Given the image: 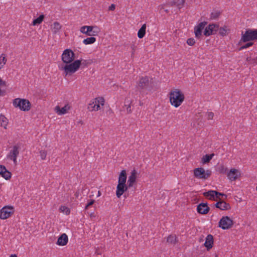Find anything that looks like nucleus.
Here are the masks:
<instances>
[{"label":"nucleus","instance_id":"46","mask_svg":"<svg viewBox=\"0 0 257 257\" xmlns=\"http://www.w3.org/2000/svg\"><path fill=\"white\" fill-rule=\"evenodd\" d=\"M215 194V196L216 197V198H218V199H220L219 198V196H224L225 197V199L227 197V196L223 193H219L218 192H217L216 191V193Z\"/></svg>","mask_w":257,"mask_h":257},{"label":"nucleus","instance_id":"7","mask_svg":"<svg viewBox=\"0 0 257 257\" xmlns=\"http://www.w3.org/2000/svg\"><path fill=\"white\" fill-rule=\"evenodd\" d=\"M104 99L102 97H98L94 99L88 106V109L90 111H97L100 109V105H104Z\"/></svg>","mask_w":257,"mask_h":257},{"label":"nucleus","instance_id":"30","mask_svg":"<svg viewBox=\"0 0 257 257\" xmlns=\"http://www.w3.org/2000/svg\"><path fill=\"white\" fill-rule=\"evenodd\" d=\"M96 41V38L93 37H88L83 41L85 45L92 44Z\"/></svg>","mask_w":257,"mask_h":257},{"label":"nucleus","instance_id":"17","mask_svg":"<svg viewBox=\"0 0 257 257\" xmlns=\"http://www.w3.org/2000/svg\"><path fill=\"white\" fill-rule=\"evenodd\" d=\"M70 108V106L69 105V104H66L61 108L59 106H56L55 108V110L58 115H62L67 113Z\"/></svg>","mask_w":257,"mask_h":257},{"label":"nucleus","instance_id":"19","mask_svg":"<svg viewBox=\"0 0 257 257\" xmlns=\"http://www.w3.org/2000/svg\"><path fill=\"white\" fill-rule=\"evenodd\" d=\"M216 208H219L222 210H227L230 208L229 204L226 203L223 201H220L215 204Z\"/></svg>","mask_w":257,"mask_h":257},{"label":"nucleus","instance_id":"34","mask_svg":"<svg viewBox=\"0 0 257 257\" xmlns=\"http://www.w3.org/2000/svg\"><path fill=\"white\" fill-rule=\"evenodd\" d=\"M246 61L250 64H257V57L252 58L248 57L246 58Z\"/></svg>","mask_w":257,"mask_h":257},{"label":"nucleus","instance_id":"21","mask_svg":"<svg viewBox=\"0 0 257 257\" xmlns=\"http://www.w3.org/2000/svg\"><path fill=\"white\" fill-rule=\"evenodd\" d=\"M238 176V171L235 169H231L227 173V177L231 181H235Z\"/></svg>","mask_w":257,"mask_h":257},{"label":"nucleus","instance_id":"11","mask_svg":"<svg viewBox=\"0 0 257 257\" xmlns=\"http://www.w3.org/2000/svg\"><path fill=\"white\" fill-rule=\"evenodd\" d=\"M14 210L12 207L5 206L1 210L0 218L6 219L13 214Z\"/></svg>","mask_w":257,"mask_h":257},{"label":"nucleus","instance_id":"26","mask_svg":"<svg viewBox=\"0 0 257 257\" xmlns=\"http://www.w3.org/2000/svg\"><path fill=\"white\" fill-rule=\"evenodd\" d=\"M146 25L144 24L138 33V36L139 38H143L146 34Z\"/></svg>","mask_w":257,"mask_h":257},{"label":"nucleus","instance_id":"32","mask_svg":"<svg viewBox=\"0 0 257 257\" xmlns=\"http://www.w3.org/2000/svg\"><path fill=\"white\" fill-rule=\"evenodd\" d=\"M220 12L218 11H215L211 13L210 15V19L212 20L217 19L220 16Z\"/></svg>","mask_w":257,"mask_h":257},{"label":"nucleus","instance_id":"14","mask_svg":"<svg viewBox=\"0 0 257 257\" xmlns=\"http://www.w3.org/2000/svg\"><path fill=\"white\" fill-rule=\"evenodd\" d=\"M137 172L136 170H133L131 172V175L128 177L127 185L129 188L133 187L134 184L136 182L137 179Z\"/></svg>","mask_w":257,"mask_h":257},{"label":"nucleus","instance_id":"20","mask_svg":"<svg viewBox=\"0 0 257 257\" xmlns=\"http://www.w3.org/2000/svg\"><path fill=\"white\" fill-rule=\"evenodd\" d=\"M213 243V237L211 234H208L206 237L204 246L207 248V250H209L212 247Z\"/></svg>","mask_w":257,"mask_h":257},{"label":"nucleus","instance_id":"33","mask_svg":"<svg viewBox=\"0 0 257 257\" xmlns=\"http://www.w3.org/2000/svg\"><path fill=\"white\" fill-rule=\"evenodd\" d=\"M60 210L66 215L69 214L70 212V209L65 206H61L60 208Z\"/></svg>","mask_w":257,"mask_h":257},{"label":"nucleus","instance_id":"42","mask_svg":"<svg viewBox=\"0 0 257 257\" xmlns=\"http://www.w3.org/2000/svg\"><path fill=\"white\" fill-rule=\"evenodd\" d=\"M187 43L189 46H193L195 43V41L193 38H189L187 40Z\"/></svg>","mask_w":257,"mask_h":257},{"label":"nucleus","instance_id":"50","mask_svg":"<svg viewBox=\"0 0 257 257\" xmlns=\"http://www.w3.org/2000/svg\"><path fill=\"white\" fill-rule=\"evenodd\" d=\"M126 111L128 113H131V105H128L126 108Z\"/></svg>","mask_w":257,"mask_h":257},{"label":"nucleus","instance_id":"39","mask_svg":"<svg viewBox=\"0 0 257 257\" xmlns=\"http://www.w3.org/2000/svg\"><path fill=\"white\" fill-rule=\"evenodd\" d=\"M253 44V43L252 42H248V43L245 44V45L242 46L241 47H240L239 48V50L240 51L243 49H246V48L249 47L250 46H251Z\"/></svg>","mask_w":257,"mask_h":257},{"label":"nucleus","instance_id":"51","mask_svg":"<svg viewBox=\"0 0 257 257\" xmlns=\"http://www.w3.org/2000/svg\"><path fill=\"white\" fill-rule=\"evenodd\" d=\"M131 48H132V49L133 50V52H132V55H133L134 54V52L135 51V45H132L131 46Z\"/></svg>","mask_w":257,"mask_h":257},{"label":"nucleus","instance_id":"49","mask_svg":"<svg viewBox=\"0 0 257 257\" xmlns=\"http://www.w3.org/2000/svg\"><path fill=\"white\" fill-rule=\"evenodd\" d=\"M94 202V200H91L87 204V206H90L91 205H92Z\"/></svg>","mask_w":257,"mask_h":257},{"label":"nucleus","instance_id":"54","mask_svg":"<svg viewBox=\"0 0 257 257\" xmlns=\"http://www.w3.org/2000/svg\"><path fill=\"white\" fill-rule=\"evenodd\" d=\"M89 206H87V204L86 205L85 209H87Z\"/></svg>","mask_w":257,"mask_h":257},{"label":"nucleus","instance_id":"35","mask_svg":"<svg viewBox=\"0 0 257 257\" xmlns=\"http://www.w3.org/2000/svg\"><path fill=\"white\" fill-rule=\"evenodd\" d=\"M7 60L6 58L5 55L2 54L0 56V65L3 66L6 64Z\"/></svg>","mask_w":257,"mask_h":257},{"label":"nucleus","instance_id":"41","mask_svg":"<svg viewBox=\"0 0 257 257\" xmlns=\"http://www.w3.org/2000/svg\"><path fill=\"white\" fill-rule=\"evenodd\" d=\"M219 33L222 36L226 35V30L225 28L222 27L219 29Z\"/></svg>","mask_w":257,"mask_h":257},{"label":"nucleus","instance_id":"47","mask_svg":"<svg viewBox=\"0 0 257 257\" xmlns=\"http://www.w3.org/2000/svg\"><path fill=\"white\" fill-rule=\"evenodd\" d=\"M0 86H6V82L4 80H3L2 79H0Z\"/></svg>","mask_w":257,"mask_h":257},{"label":"nucleus","instance_id":"4","mask_svg":"<svg viewBox=\"0 0 257 257\" xmlns=\"http://www.w3.org/2000/svg\"><path fill=\"white\" fill-rule=\"evenodd\" d=\"M13 103L15 107H19L23 111H28L31 107L30 102L25 99L16 98L13 100Z\"/></svg>","mask_w":257,"mask_h":257},{"label":"nucleus","instance_id":"53","mask_svg":"<svg viewBox=\"0 0 257 257\" xmlns=\"http://www.w3.org/2000/svg\"><path fill=\"white\" fill-rule=\"evenodd\" d=\"M100 195H101L100 191H98V195H97V196H100Z\"/></svg>","mask_w":257,"mask_h":257},{"label":"nucleus","instance_id":"1","mask_svg":"<svg viewBox=\"0 0 257 257\" xmlns=\"http://www.w3.org/2000/svg\"><path fill=\"white\" fill-rule=\"evenodd\" d=\"M81 64V61L77 60L69 64H59L58 68L60 70L63 71V75L66 76L67 75H71L76 72L80 67Z\"/></svg>","mask_w":257,"mask_h":257},{"label":"nucleus","instance_id":"22","mask_svg":"<svg viewBox=\"0 0 257 257\" xmlns=\"http://www.w3.org/2000/svg\"><path fill=\"white\" fill-rule=\"evenodd\" d=\"M126 178L125 170H122L119 175L118 183L126 184Z\"/></svg>","mask_w":257,"mask_h":257},{"label":"nucleus","instance_id":"18","mask_svg":"<svg viewBox=\"0 0 257 257\" xmlns=\"http://www.w3.org/2000/svg\"><path fill=\"white\" fill-rule=\"evenodd\" d=\"M68 241V238L66 233H63L59 236L57 241V244L60 246L65 245Z\"/></svg>","mask_w":257,"mask_h":257},{"label":"nucleus","instance_id":"40","mask_svg":"<svg viewBox=\"0 0 257 257\" xmlns=\"http://www.w3.org/2000/svg\"><path fill=\"white\" fill-rule=\"evenodd\" d=\"M207 24V23L205 22H201L200 23H199L197 26L196 27L197 28H198L199 29L201 30V31H202L204 29V27H205V26Z\"/></svg>","mask_w":257,"mask_h":257},{"label":"nucleus","instance_id":"38","mask_svg":"<svg viewBox=\"0 0 257 257\" xmlns=\"http://www.w3.org/2000/svg\"><path fill=\"white\" fill-rule=\"evenodd\" d=\"M92 63V60H83L82 62L81 61V65L83 66L84 67L87 66V65L91 64Z\"/></svg>","mask_w":257,"mask_h":257},{"label":"nucleus","instance_id":"23","mask_svg":"<svg viewBox=\"0 0 257 257\" xmlns=\"http://www.w3.org/2000/svg\"><path fill=\"white\" fill-rule=\"evenodd\" d=\"M149 83V78L147 77H142L140 80L138 85L141 88H144L148 86Z\"/></svg>","mask_w":257,"mask_h":257},{"label":"nucleus","instance_id":"48","mask_svg":"<svg viewBox=\"0 0 257 257\" xmlns=\"http://www.w3.org/2000/svg\"><path fill=\"white\" fill-rule=\"evenodd\" d=\"M115 8V6L114 4H111L110 6L109 7V10L113 11Z\"/></svg>","mask_w":257,"mask_h":257},{"label":"nucleus","instance_id":"52","mask_svg":"<svg viewBox=\"0 0 257 257\" xmlns=\"http://www.w3.org/2000/svg\"><path fill=\"white\" fill-rule=\"evenodd\" d=\"M10 257H17L16 254H12Z\"/></svg>","mask_w":257,"mask_h":257},{"label":"nucleus","instance_id":"27","mask_svg":"<svg viewBox=\"0 0 257 257\" xmlns=\"http://www.w3.org/2000/svg\"><path fill=\"white\" fill-rule=\"evenodd\" d=\"M8 123V119L3 115H0V125L7 128V126Z\"/></svg>","mask_w":257,"mask_h":257},{"label":"nucleus","instance_id":"29","mask_svg":"<svg viewBox=\"0 0 257 257\" xmlns=\"http://www.w3.org/2000/svg\"><path fill=\"white\" fill-rule=\"evenodd\" d=\"M44 15H41L38 18L35 19L33 21V25L36 26L40 24L44 19Z\"/></svg>","mask_w":257,"mask_h":257},{"label":"nucleus","instance_id":"36","mask_svg":"<svg viewBox=\"0 0 257 257\" xmlns=\"http://www.w3.org/2000/svg\"><path fill=\"white\" fill-rule=\"evenodd\" d=\"M202 31L201 30L197 28L196 27H195V37L199 39L202 35Z\"/></svg>","mask_w":257,"mask_h":257},{"label":"nucleus","instance_id":"16","mask_svg":"<svg viewBox=\"0 0 257 257\" xmlns=\"http://www.w3.org/2000/svg\"><path fill=\"white\" fill-rule=\"evenodd\" d=\"M0 175L6 180L11 178L12 174L3 165H0Z\"/></svg>","mask_w":257,"mask_h":257},{"label":"nucleus","instance_id":"37","mask_svg":"<svg viewBox=\"0 0 257 257\" xmlns=\"http://www.w3.org/2000/svg\"><path fill=\"white\" fill-rule=\"evenodd\" d=\"M219 171L220 173L225 174L227 171V168L225 167L224 165H221L219 168Z\"/></svg>","mask_w":257,"mask_h":257},{"label":"nucleus","instance_id":"6","mask_svg":"<svg viewBox=\"0 0 257 257\" xmlns=\"http://www.w3.org/2000/svg\"><path fill=\"white\" fill-rule=\"evenodd\" d=\"M75 54L71 49H65L61 55V59L64 64H69L74 61Z\"/></svg>","mask_w":257,"mask_h":257},{"label":"nucleus","instance_id":"25","mask_svg":"<svg viewBox=\"0 0 257 257\" xmlns=\"http://www.w3.org/2000/svg\"><path fill=\"white\" fill-rule=\"evenodd\" d=\"M216 191L210 190L207 192H205L203 193V195L205 197L208 198L209 199L214 200V197L215 196V194H216Z\"/></svg>","mask_w":257,"mask_h":257},{"label":"nucleus","instance_id":"10","mask_svg":"<svg viewBox=\"0 0 257 257\" xmlns=\"http://www.w3.org/2000/svg\"><path fill=\"white\" fill-rule=\"evenodd\" d=\"M19 154L20 147L18 145H15L7 155V157L9 160L13 161L14 164L17 165L18 164L17 158L19 155Z\"/></svg>","mask_w":257,"mask_h":257},{"label":"nucleus","instance_id":"5","mask_svg":"<svg viewBox=\"0 0 257 257\" xmlns=\"http://www.w3.org/2000/svg\"><path fill=\"white\" fill-rule=\"evenodd\" d=\"M80 31L87 36H93L98 35L100 30L97 26H84L80 28Z\"/></svg>","mask_w":257,"mask_h":257},{"label":"nucleus","instance_id":"8","mask_svg":"<svg viewBox=\"0 0 257 257\" xmlns=\"http://www.w3.org/2000/svg\"><path fill=\"white\" fill-rule=\"evenodd\" d=\"M194 177L198 179H206L211 175V171H205L203 168H197L194 169Z\"/></svg>","mask_w":257,"mask_h":257},{"label":"nucleus","instance_id":"28","mask_svg":"<svg viewBox=\"0 0 257 257\" xmlns=\"http://www.w3.org/2000/svg\"><path fill=\"white\" fill-rule=\"evenodd\" d=\"M214 154H211L210 155H204L202 159V162L203 164L207 163L209 162L214 156Z\"/></svg>","mask_w":257,"mask_h":257},{"label":"nucleus","instance_id":"13","mask_svg":"<svg viewBox=\"0 0 257 257\" xmlns=\"http://www.w3.org/2000/svg\"><path fill=\"white\" fill-rule=\"evenodd\" d=\"M128 185L118 183L116 187V195L118 198H120L123 193L127 190Z\"/></svg>","mask_w":257,"mask_h":257},{"label":"nucleus","instance_id":"3","mask_svg":"<svg viewBox=\"0 0 257 257\" xmlns=\"http://www.w3.org/2000/svg\"><path fill=\"white\" fill-rule=\"evenodd\" d=\"M257 40V29H247L244 33H241L240 43Z\"/></svg>","mask_w":257,"mask_h":257},{"label":"nucleus","instance_id":"24","mask_svg":"<svg viewBox=\"0 0 257 257\" xmlns=\"http://www.w3.org/2000/svg\"><path fill=\"white\" fill-rule=\"evenodd\" d=\"M61 25L60 24L57 22H54L51 25V29L53 34H57L60 30L61 29Z\"/></svg>","mask_w":257,"mask_h":257},{"label":"nucleus","instance_id":"9","mask_svg":"<svg viewBox=\"0 0 257 257\" xmlns=\"http://www.w3.org/2000/svg\"><path fill=\"white\" fill-rule=\"evenodd\" d=\"M233 224V220L228 216H223L220 220L218 226L222 229H228L232 227Z\"/></svg>","mask_w":257,"mask_h":257},{"label":"nucleus","instance_id":"15","mask_svg":"<svg viewBox=\"0 0 257 257\" xmlns=\"http://www.w3.org/2000/svg\"><path fill=\"white\" fill-rule=\"evenodd\" d=\"M197 211L200 214H207L210 208L207 206V203H200L197 206Z\"/></svg>","mask_w":257,"mask_h":257},{"label":"nucleus","instance_id":"31","mask_svg":"<svg viewBox=\"0 0 257 257\" xmlns=\"http://www.w3.org/2000/svg\"><path fill=\"white\" fill-rule=\"evenodd\" d=\"M167 242L171 244H175L176 242V236L175 235H170L167 238Z\"/></svg>","mask_w":257,"mask_h":257},{"label":"nucleus","instance_id":"45","mask_svg":"<svg viewBox=\"0 0 257 257\" xmlns=\"http://www.w3.org/2000/svg\"><path fill=\"white\" fill-rule=\"evenodd\" d=\"M214 116V113L212 112H208L207 117L208 119H212Z\"/></svg>","mask_w":257,"mask_h":257},{"label":"nucleus","instance_id":"2","mask_svg":"<svg viewBox=\"0 0 257 257\" xmlns=\"http://www.w3.org/2000/svg\"><path fill=\"white\" fill-rule=\"evenodd\" d=\"M185 99L184 93L179 89H175L169 93V100L171 104L175 107L181 105Z\"/></svg>","mask_w":257,"mask_h":257},{"label":"nucleus","instance_id":"43","mask_svg":"<svg viewBox=\"0 0 257 257\" xmlns=\"http://www.w3.org/2000/svg\"><path fill=\"white\" fill-rule=\"evenodd\" d=\"M40 156L42 160H45L47 156V152L45 151H41L40 152Z\"/></svg>","mask_w":257,"mask_h":257},{"label":"nucleus","instance_id":"44","mask_svg":"<svg viewBox=\"0 0 257 257\" xmlns=\"http://www.w3.org/2000/svg\"><path fill=\"white\" fill-rule=\"evenodd\" d=\"M185 3V0H181L180 2L175 3L176 4L177 7L180 9H181L184 5Z\"/></svg>","mask_w":257,"mask_h":257},{"label":"nucleus","instance_id":"12","mask_svg":"<svg viewBox=\"0 0 257 257\" xmlns=\"http://www.w3.org/2000/svg\"><path fill=\"white\" fill-rule=\"evenodd\" d=\"M219 28V26L216 24H210L208 26L206 27L204 31V35L206 36H208L213 35L216 33Z\"/></svg>","mask_w":257,"mask_h":257}]
</instances>
